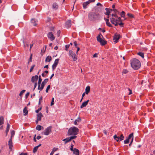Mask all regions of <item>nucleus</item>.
<instances>
[{
    "mask_svg": "<svg viewBox=\"0 0 155 155\" xmlns=\"http://www.w3.org/2000/svg\"><path fill=\"white\" fill-rule=\"evenodd\" d=\"M90 90V87L89 86H87L85 89V93L87 94L89 92Z\"/></svg>",
    "mask_w": 155,
    "mask_h": 155,
    "instance_id": "b1692460",
    "label": "nucleus"
},
{
    "mask_svg": "<svg viewBox=\"0 0 155 155\" xmlns=\"http://www.w3.org/2000/svg\"><path fill=\"white\" fill-rule=\"evenodd\" d=\"M43 117V115L41 113H39L37 115V120H41V117Z\"/></svg>",
    "mask_w": 155,
    "mask_h": 155,
    "instance_id": "aec40b11",
    "label": "nucleus"
},
{
    "mask_svg": "<svg viewBox=\"0 0 155 155\" xmlns=\"http://www.w3.org/2000/svg\"><path fill=\"white\" fill-rule=\"evenodd\" d=\"M95 0H89L88 1L90 3L94 2L95 1Z\"/></svg>",
    "mask_w": 155,
    "mask_h": 155,
    "instance_id": "e2e57ef3",
    "label": "nucleus"
},
{
    "mask_svg": "<svg viewBox=\"0 0 155 155\" xmlns=\"http://www.w3.org/2000/svg\"><path fill=\"white\" fill-rule=\"evenodd\" d=\"M50 88V85H48L47 88H46V93H48V91L49 90V89Z\"/></svg>",
    "mask_w": 155,
    "mask_h": 155,
    "instance_id": "c03bdc74",
    "label": "nucleus"
},
{
    "mask_svg": "<svg viewBox=\"0 0 155 155\" xmlns=\"http://www.w3.org/2000/svg\"><path fill=\"white\" fill-rule=\"evenodd\" d=\"M114 138L115 140L117 142L123 140L124 139V137L123 134L121 135L120 137H117L116 135L114 136Z\"/></svg>",
    "mask_w": 155,
    "mask_h": 155,
    "instance_id": "0eeeda50",
    "label": "nucleus"
},
{
    "mask_svg": "<svg viewBox=\"0 0 155 155\" xmlns=\"http://www.w3.org/2000/svg\"><path fill=\"white\" fill-rule=\"evenodd\" d=\"M26 46H27V47H28L29 45L27 44H26V45L24 44V47H25Z\"/></svg>",
    "mask_w": 155,
    "mask_h": 155,
    "instance_id": "338daca9",
    "label": "nucleus"
},
{
    "mask_svg": "<svg viewBox=\"0 0 155 155\" xmlns=\"http://www.w3.org/2000/svg\"><path fill=\"white\" fill-rule=\"evenodd\" d=\"M112 16L116 18H117L118 17L116 14H112Z\"/></svg>",
    "mask_w": 155,
    "mask_h": 155,
    "instance_id": "6e6d98bb",
    "label": "nucleus"
},
{
    "mask_svg": "<svg viewBox=\"0 0 155 155\" xmlns=\"http://www.w3.org/2000/svg\"><path fill=\"white\" fill-rule=\"evenodd\" d=\"M132 138V139L133 138V133H132L130 134V135H129L128 137L127 138V139H128L129 140L130 139Z\"/></svg>",
    "mask_w": 155,
    "mask_h": 155,
    "instance_id": "473e14b6",
    "label": "nucleus"
},
{
    "mask_svg": "<svg viewBox=\"0 0 155 155\" xmlns=\"http://www.w3.org/2000/svg\"><path fill=\"white\" fill-rule=\"evenodd\" d=\"M36 21L35 19H32L31 20V23L34 26H36L37 25Z\"/></svg>",
    "mask_w": 155,
    "mask_h": 155,
    "instance_id": "412c9836",
    "label": "nucleus"
},
{
    "mask_svg": "<svg viewBox=\"0 0 155 155\" xmlns=\"http://www.w3.org/2000/svg\"><path fill=\"white\" fill-rule=\"evenodd\" d=\"M54 104V98L53 97L52 99L51 103V106H52Z\"/></svg>",
    "mask_w": 155,
    "mask_h": 155,
    "instance_id": "79ce46f5",
    "label": "nucleus"
},
{
    "mask_svg": "<svg viewBox=\"0 0 155 155\" xmlns=\"http://www.w3.org/2000/svg\"><path fill=\"white\" fill-rule=\"evenodd\" d=\"M25 91V90H23L22 91H21L20 93L19 94V96H21L23 94Z\"/></svg>",
    "mask_w": 155,
    "mask_h": 155,
    "instance_id": "58836bf2",
    "label": "nucleus"
},
{
    "mask_svg": "<svg viewBox=\"0 0 155 155\" xmlns=\"http://www.w3.org/2000/svg\"><path fill=\"white\" fill-rule=\"evenodd\" d=\"M35 67V65H32L31 67V68L30 69V72H31L32 71V70H33V69H34V68Z\"/></svg>",
    "mask_w": 155,
    "mask_h": 155,
    "instance_id": "de8ad7c7",
    "label": "nucleus"
},
{
    "mask_svg": "<svg viewBox=\"0 0 155 155\" xmlns=\"http://www.w3.org/2000/svg\"><path fill=\"white\" fill-rule=\"evenodd\" d=\"M120 35L119 34H116L114 35V40H115V42L116 43H117L118 41V40L120 38Z\"/></svg>",
    "mask_w": 155,
    "mask_h": 155,
    "instance_id": "9b49d317",
    "label": "nucleus"
},
{
    "mask_svg": "<svg viewBox=\"0 0 155 155\" xmlns=\"http://www.w3.org/2000/svg\"><path fill=\"white\" fill-rule=\"evenodd\" d=\"M31 61H32V54L31 55L30 57L29 60L28 62V64L30 62H31Z\"/></svg>",
    "mask_w": 155,
    "mask_h": 155,
    "instance_id": "8fccbe9b",
    "label": "nucleus"
},
{
    "mask_svg": "<svg viewBox=\"0 0 155 155\" xmlns=\"http://www.w3.org/2000/svg\"><path fill=\"white\" fill-rule=\"evenodd\" d=\"M110 20L111 23L113 24H114V23L116 21V19L114 18H110Z\"/></svg>",
    "mask_w": 155,
    "mask_h": 155,
    "instance_id": "7c9ffc66",
    "label": "nucleus"
},
{
    "mask_svg": "<svg viewBox=\"0 0 155 155\" xmlns=\"http://www.w3.org/2000/svg\"><path fill=\"white\" fill-rule=\"evenodd\" d=\"M101 35L102 36L101 34L100 33L97 37V40L100 43V44L101 45L103 46L107 44V41L101 38Z\"/></svg>",
    "mask_w": 155,
    "mask_h": 155,
    "instance_id": "20e7f679",
    "label": "nucleus"
},
{
    "mask_svg": "<svg viewBox=\"0 0 155 155\" xmlns=\"http://www.w3.org/2000/svg\"><path fill=\"white\" fill-rule=\"evenodd\" d=\"M38 78V75H36L35 76L32 77L31 79V81L32 82L34 83L35 81H37Z\"/></svg>",
    "mask_w": 155,
    "mask_h": 155,
    "instance_id": "2eb2a0df",
    "label": "nucleus"
},
{
    "mask_svg": "<svg viewBox=\"0 0 155 155\" xmlns=\"http://www.w3.org/2000/svg\"><path fill=\"white\" fill-rule=\"evenodd\" d=\"M29 95V93L28 92L25 95V97L26 98H27Z\"/></svg>",
    "mask_w": 155,
    "mask_h": 155,
    "instance_id": "052dcab7",
    "label": "nucleus"
},
{
    "mask_svg": "<svg viewBox=\"0 0 155 155\" xmlns=\"http://www.w3.org/2000/svg\"><path fill=\"white\" fill-rule=\"evenodd\" d=\"M41 126L40 125H38L36 126V129L38 130H41Z\"/></svg>",
    "mask_w": 155,
    "mask_h": 155,
    "instance_id": "72a5a7b5",
    "label": "nucleus"
},
{
    "mask_svg": "<svg viewBox=\"0 0 155 155\" xmlns=\"http://www.w3.org/2000/svg\"><path fill=\"white\" fill-rule=\"evenodd\" d=\"M105 10L106 11V12L105 13V14L107 15H109L110 13V12L111 11H112V10L109 9L108 8H106Z\"/></svg>",
    "mask_w": 155,
    "mask_h": 155,
    "instance_id": "6ab92c4d",
    "label": "nucleus"
},
{
    "mask_svg": "<svg viewBox=\"0 0 155 155\" xmlns=\"http://www.w3.org/2000/svg\"><path fill=\"white\" fill-rule=\"evenodd\" d=\"M125 13L124 11H122L120 13V16L122 17H124Z\"/></svg>",
    "mask_w": 155,
    "mask_h": 155,
    "instance_id": "e433bc0d",
    "label": "nucleus"
},
{
    "mask_svg": "<svg viewBox=\"0 0 155 155\" xmlns=\"http://www.w3.org/2000/svg\"><path fill=\"white\" fill-rule=\"evenodd\" d=\"M59 60V59L58 58L56 59L55 60L54 63L52 65V69L53 70H54L57 65H58V63Z\"/></svg>",
    "mask_w": 155,
    "mask_h": 155,
    "instance_id": "1a4fd4ad",
    "label": "nucleus"
},
{
    "mask_svg": "<svg viewBox=\"0 0 155 155\" xmlns=\"http://www.w3.org/2000/svg\"><path fill=\"white\" fill-rule=\"evenodd\" d=\"M52 58L51 56H48L46 58L45 61L46 62H50Z\"/></svg>",
    "mask_w": 155,
    "mask_h": 155,
    "instance_id": "4be33fe9",
    "label": "nucleus"
},
{
    "mask_svg": "<svg viewBox=\"0 0 155 155\" xmlns=\"http://www.w3.org/2000/svg\"><path fill=\"white\" fill-rule=\"evenodd\" d=\"M12 143V139L10 138L8 141V145L10 149H11L13 147Z\"/></svg>",
    "mask_w": 155,
    "mask_h": 155,
    "instance_id": "ddd939ff",
    "label": "nucleus"
},
{
    "mask_svg": "<svg viewBox=\"0 0 155 155\" xmlns=\"http://www.w3.org/2000/svg\"><path fill=\"white\" fill-rule=\"evenodd\" d=\"M79 129L77 127H73L70 128L68 130V135H76L78 132Z\"/></svg>",
    "mask_w": 155,
    "mask_h": 155,
    "instance_id": "7ed1b4c3",
    "label": "nucleus"
},
{
    "mask_svg": "<svg viewBox=\"0 0 155 155\" xmlns=\"http://www.w3.org/2000/svg\"><path fill=\"white\" fill-rule=\"evenodd\" d=\"M138 54L142 58H143L144 57V54L143 53L141 52H139L138 53Z\"/></svg>",
    "mask_w": 155,
    "mask_h": 155,
    "instance_id": "f704fd0d",
    "label": "nucleus"
},
{
    "mask_svg": "<svg viewBox=\"0 0 155 155\" xmlns=\"http://www.w3.org/2000/svg\"><path fill=\"white\" fill-rule=\"evenodd\" d=\"M41 107H40L39 108H38V110H36L35 111L37 113H38V112L41 110Z\"/></svg>",
    "mask_w": 155,
    "mask_h": 155,
    "instance_id": "3c124183",
    "label": "nucleus"
},
{
    "mask_svg": "<svg viewBox=\"0 0 155 155\" xmlns=\"http://www.w3.org/2000/svg\"><path fill=\"white\" fill-rule=\"evenodd\" d=\"M51 128L52 127L51 126L48 127L43 132V134L46 135H48L51 132Z\"/></svg>",
    "mask_w": 155,
    "mask_h": 155,
    "instance_id": "423d86ee",
    "label": "nucleus"
},
{
    "mask_svg": "<svg viewBox=\"0 0 155 155\" xmlns=\"http://www.w3.org/2000/svg\"><path fill=\"white\" fill-rule=\"evenodd\" d=\"M48 36L51 41H53L55 39V37L52 32H49L48 34Z\"/></svg>",
    "mask_w": 155,
    "mask_h": 155,
    "instance_id": "9d476101",
    "label": "nucleus"
},
{
    "mask_svg": "<svg viewBox=\"0 0 155 155\" xmlns=\"http://www.w3.org/2000/svg\"><path fill=\"white\" fill-rule=\"evenodd\" d=\"M112 11H114V12L115 13L118 12V11L117 9H113V10H112Z\"/></svg>",
    "mask_w": 155,
    "mask_h": 155,
    "instance_id": "69168bd1",
    "label": "nucleus"
},
{
    "mask_svg": "<svg viewBox=\"0 0 155 155\" xmlns=\"http://www.w3.org/2000/svg\"><path fill=\"white\" fill-rule=\"evenodd\" d=\"M81 121V119L80 118L78 117L77 119L76 120L74 121V124L75 125L78 124L77 122H79Z\"/></svg>",
    "mask_w": 155,
    "mask_h": 155,
    "instance_id": "cd10ccee",
    "label": "nucleus"
},
{
    "mask_svg": "<svg viewBox=\"0 0 155 155\" xmlns=\"http://www.w3.org/2000/svg\"><path fill=\"white\" fill-rule=\"evenodd\" d=\"M124 23L122 22H120V23H118V25H119L121 27H123V25H124Z\"/></svg>",
    "mask_w": 155,
    "mask_h": 155,
    "instance_id": "864d4df0",
    "label": "nucleus"
},
{
    "mask_svg": "<svg viewBox=\"0 0 155 155\" xmlns=\"http://www.w3.org/2000/svg\"><path fill=\"white\" fill-rule=\"evenodd\" d=\"M74 46H75L76 47V48H77L78 47H77V46H78V45L77 44V42L76 41H75L74 42Z\"/></svg>",
    "mask_w": 155,
    "mask_h": 155,
    "instance_id": "5fc2aeb1",
    "label": "nucleus"
},
{
    "mask_svg": "<svg viewBox=\"0 0 155 155\" xmlns=\"http://www.w3.org/2000/svg\"><path fill=\"white\" fill-rule=\"evenodd\" d=\"M131 64L132 68L134 70H137L141 66L140 61L137 59H134L131 61Z\"/></svg>",
    "mask_w": 155,
    "mask_h": 155,
    "instance_id": "f257e3e1",
    "label": "nucleus"
},
{
    "mask_svg": "<svg viewBox=\"0 0 155 155\" xmlns=\"http://www.w3.org/2000/svg\"><path fill=\"white\" fill-rule=\"evenodd\" d=\"M124 143L125 144H127L129 143V140L127 138L124 141Z\"/></svg>",
    "mask_w": 155,
    "mask_h": 155,
    "instance_id": "37998d69",
    "label": "nucleus"
},
{
    "mask_svg": "<svg viewBox=\"0 0 155 155\" xmlns=\"http://www.w3.org/2000/svg\"><path fill=\"white\" fill-rule=\"evenodd\" d=\"M15 132L14 130H12L11 131V136L10 137V138H12L13 137L15 134Z\"/></svg>",
    "mask_w": 155,
    "mask_h": 155,
    "instance_id": "2f4dec72",
    "label": "nucleus"
},
{
    "mask_svg": "<svg viewBox=\"0 0 155 155\" xmlns=\"http://www.w3.org/2000/svg\"><path fill=\"white\" fill-rule=\"evenodd\" d=\"M41 145V144H40L38 146L35 147L34 148L33 150V152L34 153L36 152L38 147H39Z\"/></svg>",
    "mask_w": 155,
    "mask_h": 155,
    "instance_id": "c85d7f7f",
    "label": "nucleus"
},
{
    "mask_svg": "<svg viewBox=\"0 0 155 155\" xmlns=\"http://www.w3.org/2000/svg\"><path fill=\"white\" fill-rule=\"evenodd\" d=\"M128 72V70L127 69H124L123 70L122 73L124 74H126Z\"/></svg>",
    "mask_w": 155,
    "mask_h": 155,
    "instance_id": "ea45409f",
    "label": "nucleus"
},
{
    "mask_svg": "<svg viewBox=\"0 0 155 155\" xmlns=\"http://www.w3.org/2000/svg\"><path fill=\"white\" fill-rule=\"evenodd\" d=\"M77 137V136L75 135H74L73 136H71L68 137L69 140L71 141V140L75 139Z\"/></svg>",
    "mask_w": 155,
    "mask_h": 155,
    "instance_id": "c9c22d12",
    "label": "nucleus"
},
{
    "mask_svg": "<svg viewBox=\"0 0 155 155\" xmlns=\"http://www.w3.org/2000/svg\"><path fill=\"white\" fill-rule=\"evenodd\" d=\"M58 5L57 3H54L52 5V8L55 10L57 9L58 8Z\"/></svg>",
    "mask_w": 155,
    "mask_h": 155,
    "instance_id": "393cba45",
    "label": "nucleus"
},
{
    "mask_svg": "<svg viewBox=\"0 0 155 155\" xmlns=\"http://www.w3.org/2000/svg\"><path fill=\"white\" fill-rule=\"evenodd\" d=\"M70 150L72 151L74 150V149H73V145L72 144H71Z\"/></svg>",
    "mask_w": 155,
    "mask_h": 155,
    "instance_id": "49530a36",
    "label": "nucleus"
},
{
    "mask_svg": "<svg viewBox=\"0 0 155 155\" xmlns=\"http://www.w3.org/2000/svg\"><path fill=\"white\" fill-rule=\"evenodd\" d=\"M128 89L130 91V92L129 94L130 95V94H131L132 93V91L130 88H128Z\"/></svg>",
    "mask_w": 155,
    "mask_h": 155,
    "instance_id": "bf43d9fd",
    "label": "nucleus"
},
{
    "mask_svg": "<svg viewBox=\"0 0 155 155\" xmlns=\"http://www.w3.org/2000/svg\"><path fill=\"white\" fill-rule=\"evenodd\" d=\"M73 152L74 154L75 155H79V151L78 149L74 148Z\"/></svg>",
    "mask_w": 155,
    "mask_h": 155,
    "instance_id": "dca6fc26",
    "label": "nucleus"
},
{
    "mask_svg": "<svg viewBox=\"0 0 155 155\" xmlns=\"http://www.w3.org/2000/svg\"><path fill=\"white\" fill-rule=\"evenodd\" d=\"M113 24L115 26H117L118 25V23H117V22L116 21Z\"/></svg>",
    "mask_w": 155,
    "mask_h": 155,
    "instance_id": "680f3d73",
    "label": "nucleus"
},
{
    "mask_svg": "<svg viewBox=\"0 0 155 155\" xmlns=\"http://www.w3.org/2000/svg\"><path fill=\"white\" fill-rule=\"evenodd\" d=\"M28 111L27 110V107H25L23 110V112L24 115H26L28 114Z\"/></svg>",
    "mask_w": 155,
    "mask_h": 155,
    "instance_id": "a878e982",
    "label": "nucleus"
},
{
    "mask_svg": "<svg viewBox=\"0 0 155 155\" xmlns=\"http://www.w3.org/2000/svg\"><path fill=\"white\" fill-rule=\"evenodd\" d=\"M20 155H27L26 153H22Z\"/></svg>",
    "mask_w": 155,
    "mask_h": 155,
    "instance_id": "774afa93",
    "label": "nucleus"
},
{
    "mask_svg": "<svg viewBox=\"0 0 155 155\" xmlns=\"http://www.w3.org/2000/svg\"><path fill=\"white\" fill-rule=\"evenodd\" d=\"M48 78L45 79L44 81H43L41 85V87H39V88L38 89V90H40V91H41L42 90L43 88H44L45 84L48 82Z\"/></svg>",
    "mask_w": 155,
    "mask_h": 155,
    "instance_id": "6e6552de",
    "label": "nucleus"
},
{
    "mask_svg": "<svg viewBox=\"0 0 155 155\" xmlns=\"http://www.w3.org/2000/svg\"><path fill=\"white\" fill-rule=\"evenodd\" d=\"M10 125L8 123L7 124V126L6 127V130H7V131H9V128H10Z\"/></svg>",
    "mask_w": 155,
    "mask_h": 155,
    "instance_id": "a19ab883",
    "label": "nucleus"
},
{
    "mask_svg": "<svg viewBox=\"0 0 155 155\" xmlns=\"http://www.w3.org/2000/svg\"><path fill=\"white\" fill-rule=\"evenodd\" d=\"M127 15L130 18H132L134 17L133 15L131 14L128 13L127 14Z\"/></svg>",
    "mask_w": 155,
    "mask_h": 155,
    "instance_id": "a18cd8bd",
    "label": "nucleus"
},
{
    "mask_svg": "<svg viewBox=\"0 0 155 155\" xmlns=\"http://www.w3.org/2000/svg\"><path fill=\"white\" fill-rule=\"evenodd\" d=\"M97 54H95L93 55V58H95V57H97Z\"/></svg>",
    "mask_w": 155,
    "mask_h": 155,
    "instance_id": "13d9d810",
    "label": "nucleus"
},
{
    "mask_svg": "<svg viewBox=\"0 0 155 155\" xmlns=\"http://www.w3.org/2000/svg\"><path fill=\"white\" fill-rule=\"evenodd\" d=\"M71 25V21L70 20L67 21L65 23V26L67 28H69Z\"/></svg>",
    "mask_w": 155,
    "mask_h": 155,
    "instance_id": "f8f14e48",
    "label": "nucleus"
},
{
    "mask_svg": "<svg viewBox=\"0 0 155 155\" xmlns=\"http://www.w3.org/2000/svg\"><path fill=\"white\" fill-rule=\"evenodd\" d=\"M88 17L90 20L92 21H95L99 19V14L94 12L90 13L88 14Z\"/></svg>",
    "mask_w": 155,
    "mask_h": 155,
    "instance_id": "f03ea898",
    "label": "nucleus"
},
{
    "mask_svg": "<svg viewBox=\"0 0 155 155\" xmlns=\"http://www.w3.org/2000/svg\"><path fill=\"white\" fill-rule=\"evenodd\" d=\"M41 137L40 136H37V139H38V140H39V139H40L41 138Z\"/></svg>",
    "mask_w": 155,
    "mask_h": 155,
    "instance_id": "0e129e2a",
    "label": "nucleus"
},
{
    "mask_svg": "<svg viewBox=\"0 0 155 155\" xmlns=\"http://www.w3.org/2000/svg\"><path fill=\"white\" fill-rule=\"evenodd\" d=\"M117 19H116V21L117 22H120L121 21V20L120 17H117V18H116Z\"/></svg>",
    "mask_w": 155,
    "mask_h": 155,
    "instance_id": "4c0bfd02",
    "label": "nucleus"
},
{
    "mask_svg": "<svg viewBox=\"0 0 155 155\" xmlns=\"http://www.w3.org/2000/svg\"><path fill=\"white\" fill-rule=\"evenodd\" d=\"M60 33H61V32H60V31H58V32H57V34H58V37L60 35Z\"/></svg>",
    "mask_w": 155,
    "mask_h": 155,
    "instance_id": "4d7b16f0",
    "label": "nucleus"
},
{
    "mask_svg": "<svg viewBox=\"0 0 155 155\" xmlns=\"http://www.w3.org/2000/svg\"><path fill=\"white\" fill-rule=\"evenodd\" d=\"M58 149V148H54L53 149L52 151H53V152H54L55 151L57 150Z\"/></svg>",
    "mask_w": 155,
    "mask_h": 155,
    "instance_id": "603ef678",
    "label": "nucleus"
},
{
    "mask_svg": "<svg viewBox=\"0 0 155 155\" xmlns=\"http://www.w3.org/2000/svg\"><path fill=\"white\" fill-rule=\"evenodd\" d=\"M89 101V100H88L87 101L84 102L81 105L80 107L82 108L85 107H86L88 104V102Z\"/></svg>",
    "mask_w": 155,
    "mask_h": 155,
    "instance_id": "4468645a",
    "label": "nucleus"
},
{
    "mask_svg": "<svg viewBox=\"0 0 155 155\" xmlns=\"http://www.w3.org/2000/svg\"><path fill=\"white\" fill-rule=\"evenodd\" d=\"M69 46H70L69 45H65L66 48L65 49V50L66 51H68V48H69Z\"/></svg>",
    "mask_w": 155,
    "mask_h": 155,
    "instance_id": "09e8293b",
    "label": "nucleus"
},
{
    "mask_svg": "<svg viewBox=\"0 0 155 155\" xmlns=\"http://www.w3.org/2000/svg\"><path fill=\"white\" fill-rule=\"evenodd\" d=\"M41 76H39V80L38 81V89L39 88V87L40 86V84H41V82L42 81V79L41 78Z\"/></svg>",
    "mask_w": 155,
    "mask_h": 155,
    "instance_id": "5701e85b",
    "label": "nucleus"
},
{
    "mask_svg": "<svg viewBox=\"0 0 155 155\" xmlns=\"http://www.w3.org/2000/svg\"><path fill=\"white\" fill-rule=\"evenodd\" d=\"M69 56L71 57L73 60L74 61H75L77 60V58L76 57V55L75 52L71 50H70L69 51Z\"/></svg>",
    "mask_w": 155,
    "mask_h": 155,
    "instance_id": "39448f33",
    "label": "nucleus"
},
{
    "mask_svg": "<svg viewBox=\"0 0 155 155\" xmlns=\"http://www.w3.org/2000/svg\"><path fill=\"white\" fill-rule=\"evenodd\" d=\"M63 141H64L65 142V144H66L67 143H68V142H69V141H70V140H69L68 137L66 138V139H63Z\"/></svg>",
    "mask_w": 155,
    "mask_h": 155,
    "instance_id": "c756f323",
    "label": "nucleus"
},
{
    "mask_svg": "<svg viewBox=\"0 0 155 155\" xmlns=\"http://www.w3.org/2000/svg\"><path fill=\"white\" fill-rule=\"evenodd\" d=\"M4 121V117L3 116L0 117V126L3 124Z\"/></svg>",
    "mask_w": 155,
    "mask_h": 155,
    "instance_id": "bb28decb",
    "label": "nucleus"
},
{
    "mask_svg": "<svg viewBox=\"0 0 155 155\" xmlns=\"http://www.w3.org/2000/svg\"><path fill=\"white\" fill-rule=\"evenodd\" d=\"M104 19L106 21V24L109 27H112V25L109 22V20L108 19L104 18Z\"/></svg>",
    "mask_w": 155,
    "mask_h": 155,
    "instance_id": "f3484780",
    "label": "nucleus"
},
{
    "mask_svg": "<svg viewBox=\"0 0 155 155\" xmlns=\"http://www.w3.org/2000/svg\"><path fill=\"white\" fill-rule=\"evenodd\" d=\"M90 3L88 1L84 2L83 4V6L84 9H86L87 8V6Z\"/></svg>",
    "mask_w": 155,
    "mask_h": 155,
    "instance_id": "a211bd4d",
    "label": "nucleus"
}]
</instances>
